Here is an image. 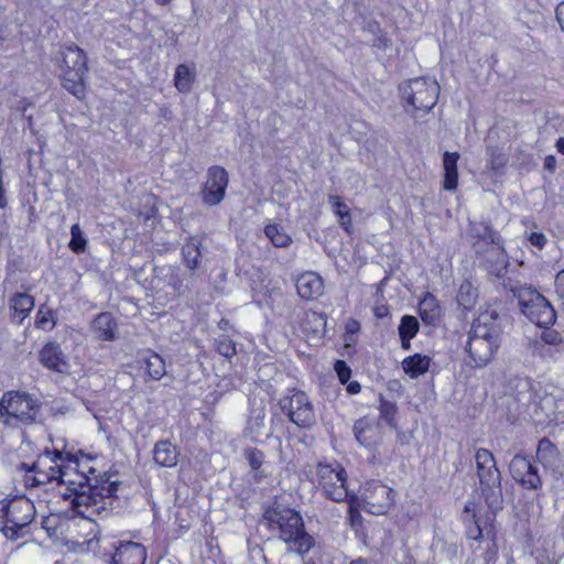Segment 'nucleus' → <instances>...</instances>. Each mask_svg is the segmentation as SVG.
Returning a JSON list of instances; mask_svg holds the SVG:
<instances>
[{
	"instance_id": "obj_1",
	"label": "nucleus",
	"mask_w": 564,
	"mask_h": 564,
	"mask_svg": "<svg viewBox=\"0 0 564 564\" xmlns=\"http://www.w3.org/2000/svg\"><path fill=\"white\" fill-rule=\"evenodd\" d=\"M262 522L291 552L304 555L314 545L313 536L306 532L303 518L295 509L274 503L263 512Z\"/></svg>"
},
{
	"instance_id": "obj_2",
	"label": "nucleus",
	"mask_w": 564,
	"mask_h": 564,
	"mask_svg": "<svg viewBox=\"0 0 564 564\" xmlns=\"http://www.w3.org/2000/svg\"><path fill=\"white\" fill-rule=\"evenodd\" d=\"M496 312L481 313L471 324L465 350L475 368L486 367L500 346V329L495 319Z\"/></svg>"
},
{
	"instance_id": "obj_3",
	"label": "nucleus",
	"mask_w": 564,
	"mask_h": 564,
	"mask_svg": "<svg viewBox=\"0 0 564 564\" xmlns=\"http://www.w3.org/2000/svg\"><path fill=\"white\" fill-rule=\"evenodd\" d=\"M41 406L40 400L28 392L7 391L0 399V422L6 426L34 424L37 422Z\"/></svg>"
},
{
	"instance_id": "obj_4",
	"label": "nucleus",
	"mask_w": 564,
	"mask_h": 564,
	"mask_svg": "<svg viewBox=\"0 0 564 564\" xmlns=\"http://www.w3.org/2000/svg\"><path fill=\"white\" fill-rule=\"evenodd\" d=\"M475 463L481 495L487 506L495 511L502 509L501 474L494 454L487 448H478L475 453Z\"/></svg>"
},
{
	"instance_id": "obj_5",
	"label": "nucleus",
	"mask_w": 564,
	"mask_h": 564,
	"mask_svg": "<svg viewBox=\"0 0 564 564\" xmlns=\"http://www.w3.org/2000/svg\"><path fill=\"white\" fill-rule=\"evenodd\" d=\"M61 56L63 87L78 99L84 98L85 76L88 72L85 52L77 45H69L61 51Z\"/></svg>"
},
{
	"instance_id": "obj_6",
	"label": "nucleus",
	"mask_w": 564,
	"mask_h": 564,
	"mask_svg": "<svg viewBox=\"0 0 564 564\" xmlns=\"http://www.w3.org/2000/svg\"><path fill=\"white\" fill-rule=\"evenodd\" d=\"M513 296L518 299L521 312L539 327L547 328L556 321L552 304L536 290L525 285L510 286Z\"/></svg>"
},
{
	"instance_id": "obj_7",
	"label": "nucleus",
	"mask_w": 564,
	"mask_h": 564,
	"mask_svg": "<svg viewBox=\"0 0 564 564\" xmlns=\"http://www.w3.org/2000/svg\"><path fill=\"white\" fill-rule=\"evenodd\" d=\"M318 487L323 495L335 502L348 501L350 509L357 500L355 495H350L346 488V470L338 463H319L315 470Z\"/></svg>"
},
{
	"instance_id": "obj_8",
	"label": "nucleus",
	"mask_w": 564,
	"mask_h": 564,
	"mask_svg": "<svg viewBox=\"0 0 564 564\" xmlns=\"http://www.w3.org/2000/svg\"><path fill=\"white\" fill-rule=\"evenodd\" d=\"M401 98L413 110L429 112L434 108L440 95V86L436 80L417 77L403 83L399 87Z\"/></svg>"
},
{
	"instance_id": "obj_9",
	"label": "nucleus",
	"mask_w": 564,
	"mask_h": 564,
	"mask_svg": "<svg viewBox=\"0 0 564 564\" xmlns=\"http://www.w3.org/2000/svg\"><path fill=\"white\" fill-rule=\"evenodd\" d=\"M279 405L282 413L300 429H310L316 423L314 405L302 390H290L279 400Z\"/></svg>"
},
{
	"instance_id": "obj_10",
	"label": "nucleus",
	"mask_w": 564,
	"mask_h": 564,
	"mask_svg": "<svg viewBox=\"0 0 564 564\" xmlns=\"http://www.w3.org/2000/svg\"><path fill=\"white\" fill-rule=\"evenodd\" d=\"M33 506L30 501H0V528L9 540L19 539V531L33 520Z\"/></svg>"
},
{
	"instance_id": "obj_11",
	"label": "nucleus",
	"mask_w": 564,
	"mask_h": 564,
	"mask_svg": "<svg viewBox=\"0 0 564 564\" xmlns=\"http://www.w3.org/2000/svg\"><path fill=\"white\" fill-rule=\"evenodd\" d=\"M228 183V173L223 166L209 167L207 181L200 192L203 203L207 206L218 205L225 197Z\"/></svg>"
},
{
	"instance_id": "obj_12",
	"label": "nucleus",
	"mask_w": 564,
	"mask_h": 564,
	"mask_svg": "<svg viewBox=\"0 0 564 564\" xmlns=\"http://www.w3.org/2000/svg\"><path fill=\"white\" fill-rule=\"evenodd\" d=\"M475 254L479 265L484 268L488 274L498 279L506 274L510 262L503 243L498 246H489V248L484 250L480 249L479 245H476Z\"/></svg>"
},
{
	"instance_id": "obj_13",
	"label": "nucleus",
	"mask_w": 564,
	"mask_h": 564,
	"mask_svg": "<svg viewBox=\"0 0 564 564\" xmlns=\"http://www.w3.org/2000/svg\"><path fill=\"white\" fill-rule=\"evenodd\" d=\"M511 477L524 489L538 490L542 487V478L538 468L525 456L517 454L509 464Z\"/></svg>"
},
{
	"instance_id": "obj_14",
	"label": "nucleus",
	"mask_w": 564,
	"mask_h": 564,
	"mask_svg": "<svg viewBox=\"0 0 564 564\" xmlns=\"http://www.w3.org/2000/svg\"><path fill=\"white\" fill-rule=\"evenodd\" d=\"M365 497L368 505L376 508V512L384 513L393 503L392 489L379 480L367 482Z\"/></svg>"
},
{
	"instance_id": "obj_15",
	"label": "nucleus",
	"mask_w": 564,
	"mask_h": 564,
	"mask_svg": "<svg viewBox=\"0 0 564 564\" xmlns=\"http://www.w3.org/2000/svg\"><path fill=\"white\" fill-rule=\"evenodd\" d=\"M469 234L474 240L473 249L476 252V245L480 249H487L489 246H498L503 243L500 234L495 230L489 221H470Z\"/></svg>"
},
{
	"instance_id": "obj_16",
	"label": "nucleus",
	"mask_w": 564,
	"mask_h": 564,
	"mask_svg": "<svg viewBox=\"0 0 564 564\" xmlns=\"http://www.w3.org/2000/svg\"><path fill=\"white\" fill-rule=\"evenodd\" d=\"M40 362L47 369L58 372L68 373L69 362L63 352L59 344L55 341L47 343L39 354Z\"/></svg>"
},
{
	"instance_id": "obj_17",
	"label": "nucleus",
	"mask_w": 564,
	"mask_h": 564,
	"mask_svg": "<svg viewBox=\"0 0 564 564\" xmlns=\"http://www.w3.org/2000/svg\"><path fill=\"white\" fill-rule=\"evenodd\" d=\"M536 460L543 465L545 469L551 470L553 476L563 475L561 470L562 459L557 447L546 437L539 441L536 448Z\"/></svg>"
},
{
	"instance_id": "obj_18",
	"label": "nucleus",
	"mask_w": 564,
	"mask_h": 564,
	"mask_svg": "<svg viewBox=\"0 0 564 564\" xmlns=\"http://www.w3.org/2000/svg\"><path fill=\"white\" fill-rule=\"evenodd\" d=\"M73 490L72 509L77 516L83 518L87 517L86 512L89 508L96 507L101 501L104 495L99 491L97 485H89L82 490L73 488Z\"/></svg>"
},
{
	"instance_id": "obj_19",
	"label": "nucleus",
	"mask_w": 564,
	"mask_h": 564,
	"mask_svg": "<svg viewBox=\"0 0 564 564\" xmlns=\"http://www.w3.org/2000/svg\"><path fill=\"white\" fill-rule=\"evenodd\" d=\"M147 560L145 547L137 542H122L116 549L111 564H144Z\"/></svg>"
},
{
	"instance_id": "obj_20",
	"label": "nucleus",
	"mask_w": 564,
	"mask_h": 564,
	"mask_svg": "<svg viewBox=\"0 0 564 564\" xmlns=\"http://www.w3.org/2000/svg\"><path fill=\"white\" fill-rule=\"evenodd\" d=\"M243 456L250 467L249 478L257 484H261L264 479L270 478L271 473L268 470L269 464L265 463V455L256 447H247Z\"/></svg>"
},
{
	"instance_id": "obj_21",
	"label": "nucleus",
	"mask_w": 564,
	"mask_h": 564,
	"mask_svg": "<svg viewBox=\"0 0 564 564\" xmlns=\"http://www.w3.org/2000/svg\"><path fill=\"white\" fill-rule=\"evenodd\" d=\"M91 332L99 340L113 341L118 338V323L110 312H102L93 319Z\"/></svg>"
},
{
	"instance_id": "obj_22",
	"label": "nucleus",
	"mask_w": 564,
	"mask_h": 564,
	"mask_svg": "<svg viewBox=\"0 0 564 564\" xmlns=\"http://www.w3.org/2000/svg\"><path fill=\"white\" fill-rule=\"evenodd\" d=\"M296 290L302 299L314 300L323 294L324 283L321 275L310 271L297 278Z\"/></svg>"
},
{
	"instance_id": "obj_23",
	"label": "nucleus",
	"mask_w": 564,
	"mask_h": 564,
	"mask_svg": "<svg viewBox=\"0 0 564 564\" xmlns=\"http://www.w3.org/2000/svg\"><path fill=\"white\" fill-rule=\"evenodd\" d=\"M34 307V299L28 293L17 292L9 300L10 318L21 324Z\"/></svg>"
},
{
	"instance_id": "obj_24",
	"label": "nucleus",
	"mask_w": 564,
	"mask_h": 564,
	"mask_svg": "<svg viewBox=\"0 0 564 564\" xmlns=\"http://www.w3.org/2000/svg\"><path fill=\"white\" fill-rule=\"evenodd\" d=\"M271 434L270 427L265 424L264 409H254L249 416L246 435L254 443L262 442Z\"/></svg>"
},
{
	"instance_id": "obj_25",
	"label": "nucleus",
	"mask_w": 564,
	"mask_h": 564,
	"mask_svg": "<svg viewBox=\"0 0 564 564\" xmlns=\"http://www.w3.org/2000/svg\"><path fill=\"white\" fill-rule=\"evenodd\" d=\"M180 451L169 440L159 441L153 448V460L160 467L172 468L178 463Z\"/></svg>"
},
{
	"instance_id": "obj_26",
	"label": "nucleus",
	"mask_w": 564,
	"mask_h": 564,
	"mask_svg": "<svg viewBox=\"0 0 564 564\" xmlns=\"http://www.w3.org/2000/svg\"><path fill=\"white\" fill-rule=\"evenodd\" d=\"M419 314L424 324L435 326L440 322L441 307L434 295L426 293L419 303Z\"/></svg>"
},
{
	"instance_id": "obj_27",
	"label": "nucleus",
	"mask_w": 564,
	"mask_h": 564,
	"mask_svg": "<svg viewBox=\"0 0 564 564\" xmlns=\"http://www.w3.org/2000/svg\"><path fill=\"white\" fill-rule=\"evenodd\" d=\"M459 160V153L446 151L443 155L444 166V189L454 191L458 183L457 162Z\"/></svg>"
},
{
	"instance_id": "obj_28",
	"label": "nucleus",
	"mask_w": 564,
	"mask_h": 564,
	"mask_svg": "<svg viewBox=\"0 0 564 564\" xmlns=\"http://www.w3.org/2000/svg\"><path fill=\"white\" fill-rule=\"evenodd\" d=\"M431 358L426 355L414 354L402 361L403 371L411 378H417L429 371Z\"/></svg>"
},
{
	"instance_id": "obj_29",
	"label": "nucleus",
	"mask_w": 564,
	"mask_h": 564,
	"mask_svg": "<svg viewBox=\"0 0 564 564\" xmlns=\"http://www.w3.org/2000/svg\"><path fill=\"white\" fill-rule=\"evenodd\" d=\"M200 240L191 237L182 247V254L185 265L189 270H196L200 262Z\"/></svg>"
},
{
	"instance_id": "obj_30",
	"label": "nucleus",
	"mask_w": 564,
	"mask_h": 564,
	"mask_svg": "<svg viewBox=\"0 0 564 564\" xmlns=\"http://www.w3.org/2000/svg\"><path fill=\"white\" fill-rule=\"evenodd\" d=\"M148 376L153 380H160L166 373L165 361L156 352L149 351L143 357Z\"/></svg>"
},
{
	"instance_id": "obj_31",
	"label": "nucleus",
	"mask_w": 564,
	"mask_h": 564,
	"mask_svg": "<svg viewBox=\"0 0 564 564\" xmlns=\"http://www.w3.org/2000/svg\"><path fill=\"white\" fill-rule=\"evenodd\" d=\"M195 72L185 64H180L174 74V85L180 93L186 94L192 89Z\"/></svg>"
},
{
	"instance_id": "obj_32",
	"label": "nucleus",
	"mask_w": 564,
	"mask_h": 564,
	"mask_svg": "<svg viewBox=\"0 0 564 564\" xmlns=\"http://www.w3.org/2000/svg\"><path fill=\"white\" fill-rule=\"evenodd\" d=\"M478 290L469 281H464L458 289L457 303L464 310H470L477 302Z\"/></svg>"
},
{
	"instance_id": "obj_33",
	"label": "nucleus",
	"mask_w": 564,
	"mask_h": 564,
	"mask_svg": "<svg viewBox=\"0 0 564 564\" xmlns=\"http://www.w3.org/2000/svg\"><path fill=\"white\" fill-rule=\"evenodd\" d=\"M303 328L315 335H324L326 330V315L324 313L307 312L303 322Z\"/></svg>"
},
{
	"instance_id": "obj_34",
	"label": "nucleus",
	"mask_w": 564,
	"mask_h": 564,
	"mask_svg": "<svg viewBox=\"0 0 564 564\" xmlns=\"http://www.w3.org/2000/svg\"><path fill=\"white\" fill-rule=\"evenodd\" d=\"M264 234L270 239L272 245L278 248H285L292 242L291 237L281 226L276 224L267 225L264 228Z\"/></svg>"
},
{
	"instance_id": "obj_35",
	"label": "nucleus",
	"mask_w": 564,
	"mask_h": 564,
	"mask_svg": "<svg viewBox=\"0 0 564 564\" xmlns=\"http://www.w3.org/2000/svg\"><path fill=\"white\" fill-rule=\"evenodd\" d=\"M21 466L28 473H34L33 476H29V475L25 476L26 482L31 487H36V486H40V485H44V484L51 482L50 481V477H48V471L41 470L40 469V465L37 463H34L31 466H29L25 463H23Z\"/></svg>"
},
{
	"instance_id": "obj_36",
	"label": "nucleus",
	"mask_w": 564,
	"mask_h": 564,
	"mask_svg": "<svg viewBox=\"0 0 564 564\" xmlns=\"http://www.w3.org/2000/svg\"><path fill=\"white\" fill-rule=\"evenodd\" d=\"M379 402L380 419L387 422V424L390 427L395 429V416L398 413L397 404L394 402L386 400L382 395H380Z\"/></svg>"
},
{
	"instance_id": "obj_37",
	"label": "nucleus",
	"mask_w": 564,
	"mask_h": 564,
	"mask_svg": "<svg viewBox=\"0 0 564 564\" xmlns=\"http://www.w3.org/2000/svg\"><path fill=\"white\" fill-rule=\"evenodd\" d=\"M420 325L415 316L404 315L398 327L399 336L415 337Z\"/></svg>"
},
{
	"instance_id": "obj_38",
	"label": "nucleus",
	"mask_w": 564,
	"mask_h": 564,
	"mask_svg": "<svg viewBox=\"0 0 564 564\" xmlns=\"http://www.w3.org/2000/svg\"><path fill=\"white\" fill-rule=\"evenodd\" d=\"M70 476H65L64 481L61 485H67V490L74 491L73 488H78L79 490L86 488L90 485V479L83 473H69Z\"/></svg>"
},
{
	"instance_id": "obj_39",
	"label": "nucleus",
	"mask_w": 564,
	"mask_h": 564,
	"mask_svg": "<svg viewBox=\"0 0 564 564\" xmlns=\"http://www.w3.org/2000/svg\"><path fill=\"white\" fill-rule=\"evenodd\" d=\"M371 430L370 422L367 417L357 420L354 424V434L356 440L364 446L370 445V440L367 436V432Z\"/></svg>"
},
{
	"instance_id": "obj_40",
	"label": "nucleus",
	"mask_w": 564,
	"mask_h": 564,
	"mask_svg": "<svg viewBox=\"0 0 564 564\" xmlns=\"http://www.w3.org/2000/svg\"><path fill=\"white\" fill-rule=\"evenodd\" d=\"M487 154L489 156V165L494 171H500L503 169L508 162L507 155L499 148L489 147L487 149Z\"/></svg>"
},
{
	"instance_id": "obj_41",
	"label": "nucleus",
	"mask_w": 564,
	"mask_h": 564,
	"mask_svg": "<svg viewBox=\"0 0 564 564\" xmlns=\"http://www.w3.org/2000/svg\"><path fill=\"white\" fill-rule=\"evenodd\" d=\"M215 348L219 355L228 359L237 354L236 343L227 336H221L219 339H217L215 343Z\"/></svg>"
},
{
	"instance_id": "obj_42",
	"label": "nucleus",
	"mask_w": 564,
	"mask_h": 564,
	"mask_svg": "<svg viewBox=\"0 0 564 564\" xmlns=\"http://www.w3.org/2000/svg\"><path fill=\"white\" fill-rule=\"evenodd\" d=\"M70 235L72 239L69 241V248L76 253L83 252L86 248L87 240L84 237L79 225L75 224L72 226Z\"/></svg>"
},
{
	"instance_id": "obj_43",
	"label": "nucleus",
	"mask_w": 564,
	"mask_h": 564,
	"mask_svg": "<svg viewBox=\"0 0 564 564\" xmlns=\"http://www.w3.org/2000/svg\"><path fill=\"white\" fill-rule=\"evenodd\" d=\"M35 325L42 329H52L55 325L53 312L44 305H41L36 313Z\"/></svg>"
},
{
	"instance_id": "obj_44",
	"label": "nucleus",
	"mask_w": 564,
	"mask_h": 564,
	"mask_svg": "<svg viewBox=\"0 0 564 564\" xmlns=\"http://www.w3.org/2000/svg\"><path fill=\"white\" fill-rule=\"evenodd\" d=\"M542 340L550 346L557 347L556 350L558 352H564L563 338H562L561 334H558L557 332H555V330L544 332L542 335Z\"/></svg>"
},
{
	"instance_id": "obj_45",
	"label": "nucleus",
	"mask_w": 564,
	"mask_h": 564,
	"mask_svg": "<svg viewBox=\"0 0 564 564\" xmlns=\"http://www.w3.org/2000/svg\"><path fill=\"white\" fill-rule=\"evenodd\" d=\"M67 469L68 467L63 465L51 466L47 470L50 481L56 480L61 485V482L64 481L63 479H65V476H70Z\"/></svg>"
},
{
	"instance_id": "obj_46",
	"label": "nucleus",
	"mask_w": 564,
	"mask_h": 564,
	"mask_svg": "<svg viewBox=\"0 0 564 564\" xmlns=\"http://www.w3.org/2000/svg\"><path fill=\"white\" fill-rule=\"evenodd\" d=\"M334 369L338 376L339 381L345 384L349 381L351 376V369L344 360H337L335 362Z\"/></svg>"
},
{
	"instance_id": "obj_47",
	"label": "nucleus",
	"mask_w": 564,
	"mask_h": 564,
	"mask_svg": "<svg viewBox=\"0 0 564 564\" xmlns=\"http://www.w3.org/2000/svg\"><path fill=\"white\" fill-rule=\"evenodd\" d=\"M328 202L332 206V209L334 214L338 217L339 215H343L345 212H349L348 206L341 202L340 197L337 195H329Z\"/></svg>"
},
{
	"instance_id": "obj_48",
	"label": "nucleus",
	"mask_w": 564,
	"mask_h": 564,
	"mask_svg": "<svg viewBox=\"0 0 564 564\" xmlns=\"http://www.w3.org/2000/svg\"><path fill=\"white\" fill-rule=\"evenodd\" d=\"M555 293L564 304V270L560 271L555 276Z\"/></svg>"
},
{
	"instance_id": "obj_49",
	"label": "nucleus",
	"mask_w": 564,
	"mask_h": 564,
	"mask_svg": "<svg viewBox=\"0 0 564 564\" xmlns=\"http://www.w3.org/2000/svg\"><path fill=\"white\" fill-rule=\"evenodd\" d=\"M249 553H250L251 560H253L256 562V564H259L260 561H263V562L267 561L263 549L259 545L249 546Z\"/></svg>"
},
{
	"instance_id": "obj_50",
	"label": "nucleus",
	"mask_w": 564,
	"mask_h": 564,
	"mask_svg": "<svg viewBox=\"0 0 564 564\" xmlns=\"http://www.w3.org/2000/svg\"><path fill=\"white\" fill-rule=\"evenodd\" d=\"M529 241L531 242L532 246L542 249L546 243V238L541 232H531Z\"/></svg>"
},
{
	"instance_id": "obj_51",
	"label": "nucleus",
	"mask_w": 564,
	"mask_h": 564,
	"mask_svg": "<svg viewBox=\"0 0 564 564\" xmlns=\"http://www.w3.org/2000/svg\"><path fill=\"white\" fill-rule=\"evenodd\" d=\"M338 219H339V225L343 227V229L347 234H350L351 229H352V221H351L350 213L345 212L343 215L338 216Z\"/></svg>"
},
{
	"instance_id": "obj_52",
	"label": "nucleus",
	"mask_w": 564,
	"mask_h": 564,
	"mask_svg": "<svg viewBox=\"0 0 564 564\" xmlns=\"http://www.w3.org/2000/svg\"><path fill=\"white\" fill-rule=\"evenodd\" d=\"M338 219H339V225L343 227V229L347 234H350L351 229H352V221H351L350 213L345 212L343 215L338 216Z\"/></svg>"
},
{
	"instance_id": "obj_53",
	"label": "nucleus",
	"mask_w": 564,
	"mask_h": 564,
	"mask_svg": "<svg viewBox=\"0 0 564 564\" xmlns=\"http://www.w3.org/2000/svg\"><path fill=\"white\" fill-rule=\"evenodd\" d=\"M556 158L553 154H550L545 156L543 166L550 173H554L556 170Z\"/></svg>"
},
{
	"instance_id": "obj_54",
	"label": "nucleus",
	"mask_w": 564,
	"mask_h": 564,
	"mask_svg": "<svg viewBox=\"0 0 564 564\" xmlns=\"http://www.w3.org/2000/svg\"><path fill=\"white\" fill-rule=\"evenodd\" d=\"M555 15L562 31L564 32V1L556 7Z\"/></svg>"
},
{
	"instance_id": "obj_55",
	"label": "nucleus",
	"mask_w": 564,
	"mask_h": 564,
	"mask_svg": "<svg viewBox=\"0 0 564 564\" xmlns=\"http://www.w3.org/2000/svg\"><path fill=\"white\" fill-rule=\"evenodd\" d=\"M118 485L119 484L116 482V481H111V482L107 481V486H102L99 489V491L100 492L106 491V495L110 497V496H112L117 491Z\"/></svg>"
},
{
	"instance_id": "obj_56",
	"label": "nucleus",
	"mask_w": 564,
	"mask_h": 564,
	"mask_svg": "<svg viewBox=\"0 0 564 564\" xmlns=\"http://www.w3.org/2000/svg\"><path fill=\"white\" fill-rule=\"evenodd\" d=\"M388 314H389V308L387 305H379V306L375 307V316L377 318H383V317L388 316Z\"/></svg>"
},
{
	"instance_id": "obj_57",
	"label": "nucleus",
	"mask_w": 564,
	"mask_h": 564,
	"mask_svg": "<svg viewBox=\"0 0 564 564\" xmlns=\"http://www.w3.org/2000/svg\"><path fill=\"white\" fill-rule=\"evenodd\" d=\"M360 390H361V386L357 381H351L347 386V392L350 394H356V393L360 392Z\"/></svg>"
},
{
	"instance_id": "obj_58",
	"label": "nucleus",
	"mask_w": 564,
	"mask_h": 564,
	"mask_svg": "<svg viewBox=\"0 0 564 564\" xmlns=\"http://www.w3.org/2000/svg\"><path fill=\"white\" fill-rule=\"evenodd\" d=\"M359 328H360L359 323L357 321H354V319L350 321L349 323H347V325H346L347 333H351V334L356 333V332L359 330Z\"/></svg>"
},
{
	"instance_id": "obj_59",
	"label": "nucleus",
	"mask_w": 564,
	"mask_h": 564,
	"mask_svg": "<svg viewBox=\"0 0 564 564\" xmlns=\"http://www.w3.org/2000/svg\"><path fill=\"white\" fill-rule=\"evenodd\" d=\"M160 116L167 121H171L173 119L172 111L166 107L160 109Z\"/></svg>"
},
{
	"instance_id": "obj_60",
	"label": "nucleus",
	"mask_w": 564,
	"mask_h": 564,
	"mask_svg": "<svg viewBox=\"0 0 564 564\" xmlns=\"http://www.w3.org/2000/svg\"><path fill=\"white\" fill-rule=\"evenodd\" d=\"M413 337H406V336H400V340H401V348L403 350H409L411 348V339Z\"/></svg>"
},
{
	"instance_id": "obj_61",
	"label": "nucleus",
	"mask_w": 564,
	"mask_h": 564,
	"mask_svg": "<svg viewBox=\"0 0 564 564\" xmlns=\"http://www.w3.org/2000/svg\"><path fill=\"white\" fill-rule=\"evenodd\" d=\"M556 151L564 155V137H560L554 144Z\"/></svg>"
},
{
	"instance_id": "obj_62",
	"label": "nucleus",
	"mask_w": 564,
	"mask_h": 564,
	"mask_svg": "<svg viewBox=\"0 0 564 564\" xmlns=\"http://www.w3.org/2000/svg\"><path fill=\"white\" fill-rule=\"evenodd\" d=\"M65 486V490L62 491L59 490V495L62 496V498L64 500H73V497H74V494L70 491V490H67V485H64Z\"/></svg>"
},
{
	"instance_id": "obj_63",
	"label": "nucleus",
	"mask_w": 564,
	"mask_h": 564,
	"mask_svg": "<svg viewBox=\"0 0 564 564\" xmlns=\"http://www.w3.org/2000/svg\"><path fill=\"white\" fill-rule=\"evenodd\" d=\"M350 564H370V563L368 560L360 557V558L352 561Z\"/></svg>"
},
{
	"instance_id": "obj_64",
	"label": "nucleus",
	"mask_w": 564,
	"mask_h": 564,
	"mask_svg": "<svg viewBox=\"0 0 564 564\" xmlns=\"http://www.w3.org/2000/svg\"><path fill=\"white\" fill-rule=\"evenodd\" d=\"M53 454L55 456V459H59V460L63 459V453L62 452L55 451Z\"/></svg>"
}]
</instances>
